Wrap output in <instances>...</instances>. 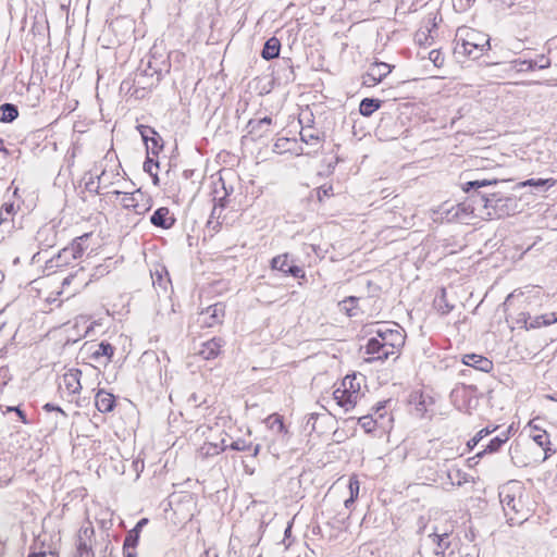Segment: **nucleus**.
<instances>
[{
	"mask_svg": "<svg viewBox=\"0 0 557 557\" xmlns=\"http://www.w3.org/2000/svg\"><path fill=\"white\" fill-rule=\"evenodd\" d=\"M281 141H286V143H288V141H289V139H287V138L278 139V140L276 141V144L274 145V147H275V148L281 147Z\"/></svg>",
	"mask_w": 557,
	"mask_h": 557,
	"instance_id": "obj_54",
	"label": "nucleus"
},
{
	"mask_svg": "<svg viewBox=\"0 0 557 557\" xmlns=\"http://www.w3.org/2000/svg\"><path fill=\"white\" fill-rule=\"evenodd\" d=\"M76 278H77V274H75V275H70V276L65 277V278L63 280V286H65V285H70V284H71L73 281H75Z\"/></svg>",
	"mask_w": 557,
	"mask_h": 557,
	"instance_id": "obj_48",
	"label": "nucleus"
},
{
	"mask_svg": "<svg viewBox=\"0 0 557 557\" xmlns=\"http://www.w3.org/2000/svg\"><path fill=\"white\" fill-rule=\"evenodd\" d=\"M0 109L2 112V115L0 117L1 122L10 123V122L14 121L18 115V111L14 104L4 103L1 106Z\"/></svg>",
	"mask_w": 557,
	"mask_h": 557,
	"instance_id": "obj_29",
	"label": "nucleus"
},
{
	"mask_svg": "<svg viewBox=\"0 0 557 557\" xmlns=\"http://www.w3.org/2000/svg\"><path fill=\"white\" fill-rule=\"evenodd\" d=\"M375 334L380 337L391 357L397 355L405 344V335L397 324L382 323L375 330Z\"/></svg>",
	"mask_w": 557,
	"mask_h": 557,
	"instance_id": "obj_4",
	"label": "nucleus"
},
{
	"mask_svg": "<svg viewBox=\"0 0 557 557\" xmlns=\"http://www.w3.org/2000/svg\"><path fill=\"white\" fill-rule=\"evenodd\" d=\"M44 535H46V533H44ZM41 536H42V534H38L37 535V541H41Z\"/></svg>",
	"mask_w": 557,
	"mask_h": 557,
	"instance_id": "obj_61",
	"label": "nucleus"
},
{
	"mask_svg": "<svg viewBox=\"0 0 557 557\" xmlns=\"http://www.w3.org/2000/svg\"><path fill=\"white\" fill-rule=\"evenodd\" d=\"M392 72L389 64L375 62L370 65L368 72L363 75V84L369 87L376 86Z\"/></svg>",
	"mask_w": 557,
	"mask_h": 557,
	"instance_id": "obj_11",
	"label": "nucleus"
},
{
	"mask_svg": "<svg viewBox=\"0 0 557 557\" xmlns=\"http://www.w3.org/2000/svg\"><path fill=\"white\" fill-rule=\"evenodd\" d=\"M47 411H52V410H57L59 411L61 414L65 416V412L60 408V407H55L51 404H46L45 407H44Z\"/></svg>",
	"mask_w": 557,
	"mask_h": 557,
	"instance_id": "obj_46",
	"label": "nucleus"
},
{
	"mask_svg": "<svg viewBox=\"0 0 557 557\" xmlns=\"http://www.w3.org/2000/svg\"><path fill=\"white\" fill-rule=\"evenodd\" d=\"M83 371L79 369H71L63 375L62 384L64 389L70 394H78L82 389L81 376Z\"/></svg>",
	"mask_w": 557,
	"mask_h": 557,
	"instance_id": "obj_14",
	"label": "nucleus"
},
{
	"mask_svg": "<svg viewBox=\"0 0 557 557\" xmlns=\"http://www.w3.org/2000/svg\"><path fill=\"white\" fill-rule=\"evenodd\" d=\"M154 275H158V280H159V285L161 286L162 285V277H161V274L157 271L154 274H152V278H154ZM152 284L156 285L157 284V281L153 280L152 281Z\"/></svg>",
	"mask_w": 557,
	"mask_h": 557,
	"instance_id": "obj_51",
	"label": "nucleus"
},
{
	"mask_svg": "<svg viewBox=\"0 0 557 557\" xmlns=\"http://www.w3.org/2000/svg\"><path fill=\"white\" fill-rule=\"evenodd\" d=\"M366 354L373 356V359H387L391 357L376 334L368 341Z\"/></svg>",
	"mask_w": 557,
	"mask_h": 557,
	"instance_id": "obj_19",
	"label": "nucleus"
},
{
	"mask_svg": "<svg viewBox=\"0 0 557 557\" xmlns=\"http://www.w3.org/2000/svg\"><path fill=\"white\" fill-rule=\"evenodd\" d=\"M491 48L488 35L470 27H459L455 50L459 54L478 59Z\"/></svg>",
	"mask_w": 557,
	"mask_h": 557,
	"instance_id": "obj_1",
	"label": "nucleus"
},
{
	"mask_svg": "<svg viewBox=\"0 0 557 557\" xmlns=\"http://www.w3.org/2000/svg\"><path fill=\"white\" fill-rule=\"evenodd\" d=\"M113 354H114L113 347L109 343L101 342L98 345L97 350L94 352V356L96 358L107 357L108 361H110L112 356H113Z\"/></svg>",
	"mask_w": 557,
	"mask_h": 557,
	"instance_id": "obj_33",
	"label": "nucleus"
},
{
	"mask_svg": "<svg viewBox=\"0 0 557 557\" xmlns=\"http://www.w3.org/2000/svg\"><path fill=\"white\" fill-rule=\"evenodd\" d=\"M88 284V281L86 280H77L75 283V292L79 290L81 288L85 287Z\"/></svg>",
	"mask_w": 557,
	"mask_h": 557,
	"instance_id": "obj_47",
	"label": "nucleus"
},
{
	"mask_svg": "<svg viewBox=\"0 0 557 557\" xmlns=\"http://www.w3.org/2000/svg\"><path fill=\"white\" fill-rule=\"evenodd\" d=\"M123 553H124V557H136V553L134 552V549H127V550L123 549Z\"/></svg>",
	"mask_w": 557,
	"mask_h": 557,
	"instance_id": "obj_50",
	"label": "nucleus"
},
{
	"mask_svg": "<svg viewBox=\"0 0 557 557\" xmlns=\"http://www.w3.org/2000/svg\"><path fill=\"white\" fill-rule=\"evenodd\" d=\"M137 129L147 147L148 154L157 156L163 147L161 137L153 128L146 125L140 124Z\"/></svg>",
	"mask_w": 557,
	"mask_h": 557,
	"instance_id": "obj_10",
	"label": "nucleus"
},
{
	"mask_svg": "<svg viewBox=\"0 0 557 557\" xmlns=\"http://www.w3.org/2000/svg\"><path fill=\"white\" fill-rule=\"evenodd\" d=\"M512 64V67L518 70V71H523V66L527 67V70H533L535 66H537L539 69H546L550 65V62L548 59H545L544 57L541 58L540 62H534L532 60H523V61H519V60H515L511 62Z\"/></svg>",
	"mask_w": 557,
	"mask_h": 557,
	"instance_id": "obj_24",
	"label": "nucleus"
},
{
	"mask_svg": "<svg viewBox=\"0 0 557 557\" xmlns=\"http://www.w3.org/2000/svg\"><path fill=\"white\" fill-rule=\"evenodd\" d=\"M15 212V206L13 202H5L0 209V224L8 221L11 215Z\"/></svg>",
	"mask_w": 557,
	"mask_h": 557,
	"instance_id": "obj_37",
	"label": "nucleus"
},
{
	"mask_svg": "<svg viewBox=\"0 0 557 557\" xmlns=\"http://www.w3.org/2000/svg\"><path fill=\"white\" fill-rule=\"evenodd\" d=\"M461 361L465 366L472 367L486 373L493 369V362L491 360L476 354H467L462 357Z\"/></svg>",
	"mask_w": 557,
	"mask_h": 557,
	"instance_id": "obj_15",
	"label": "nucleus"
},
{
	"mask_svg": "<svg viewBox=\"0 0 557 557\" xmlns=\"http://www.w3.org/2000/svg\"><path fill=\"white\" fill-rule=\"evenodd\" d=\"M227 447L228 445L226 444L225 438H222L220 443H203L199 451L202 456L209 457L219 455L220 453L224 451Z\"/></svg>",
	"mask_w": 557,
	"mask_h": 557,
	"instance_id": "obj_22",
	"label": "nucleus"
},
{
	"mask_svg": "<svg viewBox=\"0 0 557 557\" xmlns=\"http://www.w3.org/2000/svg\"><path fill=\"white\" fill-rule=\"evenodd\" d=\"M287 259H288L287 255H280V256L274 257L271 261L272 269L285 273L286 267H287Z\"/></svg>",
	"mask_w": 557,
	"mask_h": 557,
	"instance_id": "obj_36",
	"label": "nucleus"
},
{
	"mask_svg": "<svg viewBox=\"0 0 557 557\" xmlns=\"http://www.w3.org/2000/svg\"><path fill=\"white\" fill-rule=\"evenodd\" d=\"M537 420L539 419H532L528 425H527V429L529 431V435L530 437L532 438V441L539 445V447L542 448L543 450V457H542V461H545L546 459H548L550 456H552V449L549 447V436L547 434V432L541 428L537 423Z\"/></svg>",
	"mask_w": 557,
	"mask_h": 557,
	"instance_id": "obj_9",
	"label": "nucleus"
},
{
	"mask_svg": "<svg viewBox=\"0 0 557 557\" xmlns=\"http://www.w3.org/2000/svg\"><path fill=\"white\" fill-rule=\"evenodd\" d=\"M224 341L220 337H213L200 344L197 355L205 360L215 359L222 350Z\"/></svg>",
	"mask_w": 557,
	"mask_h": 557,
	"instance_id": "obj_12",
	"label": "nucleus"
},
{
	"mask_svg": "<svg viewBox=\"0 0 557 557\" xmlns=\"http://www.w3.org/2000/svg\"><path fill=\"white\" fill-rule=\"evenodd\" d=\"M285 273H289V274H292L295 277H304L302 270L299 267H297V265H293V267L287 268Z\"/></svg>",
	"mask_w": 557,
	"mask_h": 557,
	"instance_id": "obj_44",
	"label": "nucleus"
},
{
	"mask_svg": "<svg viewBox=\"0 0 557 557\" xmlns=\"http://www.w3.org/2000/svg\"><path fill=\"white\" fill-rule=\"evenodd\" d=\"M272 123V120L268 116L260 119L258 121H249L248 127L250 128V132H253L257 127L261 126L262 124L270 125Z\"/></svg>",
	"mask_w": 557,
	"mask_h": 557,
	"instance_id": "obj_41",
	"label": "nucleus"
},
{
	"mask_svg": "<svg viewBox=\"0 0 557 557\" xmlns=\"http://www.w3.org/2000/svg\"><path fill=\"white\" fill-rule=\"evenodd\" d=\"M496 430V428L490 429L484 428L480 430L471 440L468 441L467 445L470 449L478 445V443L485 436L490 435Z\"/></svg>",
	"mask_w": 557,
	"mask_h": 557,
	"instance_id": "obj_35",
	"label": "nucleus"
},
{
	"mask_svg": "<svg viewBox=\"0 0 557 557\" xmlns=\"http://www.w3.org/2000/svg\"><path fill=\"white\" fill-rule=\"evenodd\" d=\"M51 544H48L47 550H41L39 553H33L28 557H59L57 553L51 550Z\"/></svg>",
	"mask_w": 557,
	"mask_h": 557,
	"instance_id": "obj_42",
	"label": "nucleus"
},
{
	"mask_svg": "<svg viewBox=\"0 0 557 557\" xmlns=\"http://www.w3.org/2000/svg\"><path fill=\"white\" fill-rule=\"evenodd\" d=\"M281 50V42L276 37H271L264 44L262 50V58L265 60H271L278 57Z\"/></svg>",
	"mask_w": 557,
	"mask_h": 557,
	"instance_id": "obj_23",
	"label": "nucleus"
},
{
	"mask_svg": "<svg viewBox=\"0 0 557 557\" xmlns=\"http://www.w3.org/2000/svg\"><path fill=\"white\" fill-rule=\"evenodd\" d=\"M95 543V530L91 524L83 527L78 531L77 546L92 548Z\"/></svg>",
	"mask_w": 557,
	"mask_h": 557,
	"instance_id": "obj_20",
	"label": "nucleus"
},
{
	"mask_svg": "<svg viewBox=\"0 0 557 557\" xmlns=\"http://www.w3.org/2000/svg\"><path fill=\"white\" fill-rule=\"evenodd\" d=\"M348 490H349V497L345 499L344 504L346 507H349L350 504H352L359 495L360 491V482L357 478V475H351L348 480Z\"/></svg>",
	"mask_w": 557,
	"mask_h": 557,
	"instance_id": "obj_26",
	"label": "nucleus"
},
{
	"mask_svg": "<svg viewBox=\"0 0 557 557\" xmlns=\"http://www.w3.org/2000/svg\"><path fill=\"white\" fill-rule=\"evenodd\" d=\"M259 449H260V446H259V445H257V446L255 447V450H253V455H255V456L259 453Z\"/></svg>",
	"mask_w": 557,
	"mask_h": 557,
	"instance_id": "obj_57",
	"label": "nucleus"
},
{
	"mask_svg": "<svg viewBox=\"0 0 557 557\" xmlns=\"http://www.w3.org/2000/svg\"><path fill=\"white\" fill-rule=\"evenodd\" d=\"M158 168H159L158 162H154L153 159L148 154V157L144 163V170L147 173H149L151 176H153L154 184H157L159 181L158 173H157Z\"/></svg>",
	"mask_w": 557,
	"mask_h": 557,
	"instance_id": "obj_34",
	"label": "nucleus"
},
{
	"mask_svg": "<svg viewBox=\"0 0 557 557\" xmlns=\"http://www.w3.org/2000/svg\"><path fill=\"white\" fill-rule=\"evenodd\" d=\"M112 194L119 198L123 208L133 210L136 214H144L151 207L149 198L140 189L132 193L114 190Z\"/></svg>",
	"mask_w": 557,
	"mask_h": 557,
	"instance_id": "obj_6",
	"label": "nucleus"
},
{
	"mask_svg": "<svg viewBox=\"0 0 557 557\" xmlns=\"http://www.w3.org/2000/svg\"><path fill=\"white\" fill-rule=\"evenodd\" d=\"M290 529H292V524H288L286 530H285V534H287L288 532H290Z\"/></svg>",
	"mask_w": 557,
	"mask_h": 557,
	"instance_id": "obj_58",
	"label": "nucleus"
},
{
	"mask_svg": "<svg viewBox=\"0 0 557 557\" xmlns=\"http://www.w3.org/2000/svg\"><path fill=\"white\" fill-rule=\"evenodd\" d=\"M265 422L268 428L277 434H285L287 432L283 419L278 414H271Z\"/></svg>",
	"mask_w": 557,
	"mask_h": 557,
	"instance_id": "obj_28",
	"label": "nucleus"
},
{
	"mask_svg": "<svg viewBox=\"0 0 557 557\" xmlns=\"http://www.w3.org/2000/svg\"><path fill=\"white\" fill-rule=\"evenodd\" d=\"M472 207L474 206L473 202H471V197H469L466 201L459 203L455 208L454 216L462 222H469L472 219H476L473 213H470Z\"/></svg>",
	"mask_w": 557,
	"mask_h": 557,
	"instance_id": "obj_21",
	"label": "nucleus"
},
{
	"mask_svg": "<svg viewBox=\"0 0 557 557\" xmlns=\"http://www.w3.org/2000/svg\"><path fill=\"white\" fill-rule=\"evenodd\" d=\"M99 182L102 183V184H106L107 183V173L103 171L99 176Z\"/></svg>",
	"mask_w": 557,
	"mask_h": 557,
	"instance_id": "obj_52",
	"label": "nucleus"
},
{
	"mask_svg": "<svg viewBox=\"0 0 557 557\" xmlns=\"http://www.w3.org/2000/svg\"><path fill=\"white\" fill-rule=\"evenodd\" d=\"M478 462V459H475L474 461H471V462H468L469 466H472V465H475Z\"/></svg>",
	"mask_w": 557,
	"mask_h": 557,
	"instance_id": "obj_62",
	"label": "nucleus"
},
{
	"mask_svg": "<svg viewBox=\"0 0 557 557\" xmlns=\"http://www.w3.org/2000/svg\"><path fill=\"white\" fill-rule=\"evenodd\" d=\"M230 447L233 449V450H238V451H243V450H247L249 449L250 445L245 441V440H236L234 441Z\"/></svg>",
	"mask_w": 557,
	"mask_h": 557,
	"instance_id": "obj_40",
	"label": "nucleus"
},
{
	"mask_svg": "<svg viewBox=\"0 0 557 557\" xmlns=\"http://www.w3.org/2000/svg\"><path fill=\"white\" fill-rule=\"evenodd\" d=\"M141 525L143 524H136V527L128 532L123 545L124 550L135 549L139 537V529Z\"/></svg>",
	"mask_w": 557,
	"mask_h": 557,
	"instance_id": "obj_30",
	"label": "nucleus"
},
{
	"mask_svg": "<svg viewBox=\"0 0 557 557\" xmlns=\"http://www.w3.org/2000/svg\"><path fill=\"white\" fill-rule=\"evenodd\" d=\"M554 184H555V181L553 178H537V180L530 178V180L520 182L518 184V187L521 188V187H527V186H533V187L547 186L549 188V187L554 186Z\"/></svg>",
	"mask_w": 557,
	"mask_h": 557,
	"instance_id": "obj_31",
	"label": "nucleus"
},
{
	"mask_svg": "<svg viewBox=\"0 0 557 557\" xmlns=\"http://www.w3.org/2000/svg\"><path fill=\"white\" fill-rule=\"evenodd\" d=\"M381 107V101L377 99L364 98L359 106V112L363 116H370Z\"/></svg>",
	"mask_w": 557,
	"mask_h": 557,
	"instance_id": "obj_25",
	"label": "nucleus"
},
{
	"mask_svg": "<svg viewBox=\"0 0 557 557\" xmlns=\"http://www.w3.org/2000/svg\"><path fill=\"white\" fill-rule=\"evenodd\" d=\"M487 453H488V451H484V450H482V451L478 453L474 457L469 458V459H468V462L474 461L475 459H480L483 455H485V454H487Z\"/></svg>",
	"mask_w": 557,
	"mask_h": 557,
	"instance_id": "obj_49",
	"label": "nucleus"
},
{
	"mask_svg": "<svg viewBox=\"0 0 557 557\" xmlns=\"http://www.w3.org/2000/svg\"><path fill=\"white\" fill-rule=\"evenodd\" d=\"M75 557H94L92 548L77 546Z\"/></svg>",
	"mask_w": 557,
	"mask_h": 557,
	"instance_id": "obj_43",
	"label": "nucleus"
},
{
	"mask_svg": "<svg viewBox=\"0 0 557 557\" xmlns=\"http://www.w3.org/2000/svg\"><path fill=\"white\" fill-rule=\"evenodd\" d=\"M516 293H517V290H515V292L510 293V294L507 296L505 304H506V302H508L512 297H515Z\"/></svg>",
	"mask_w": 557,
	"mask_h": 557,
	"instance_id": "obj_55",
	"label": "nucleus"
},
{
	"mask_svg": "<svg viewBox=\"0 0 557 557\" xmlns=\"http://www.w3.org/2000/svg\"><path fill=\"white\" fill-rule=\"evenodd\" d=\"M300 136H301V140L306 144H311L314 140L315 141L319 140V137L314 136L313 134L301 133Z\"/></svg>",
	"mask_w": 557,
	"mask_h": 557,
	"instance_id": "obj_45",
	"label": "nucleus"
},
{
	"mask_svg": "<svg viewBox=\"0 0 557 557\" xmlns=\"http://www.w3.org/2000/svg\"><path fill=\"white\" fill-rule=\"evenodd\" d=\"M150 222L154 226L168 230L174 224L175 219L170 213V210L168 208L162 207L153 212V214L150 218Z\"/></svg>",
	"mask_w": 557,
	"mask_h": 557,
	"instance_id": "obj_18",
	"label": "nucleus"
},
{
	"mask_svg": "<svg viewBox=\"0 0 557 557\" xmlns=\"http://www.w3.org/2000/svg\"><path fill=\"white\" fill-rule=\"evenodd\" d=\"M449 533L435 530L422 539L421 548L428 556H440L449 547Z\"/></svg>",
	"mask_w": 557,
	"mask_h": 557,
	"instance_id": "obj_7",
	"label": "nucleus"
},
{
	"mask_svg": "<svg viewBox=\"0 0 557 557\" xmlns=\"http://www.w3.org/2000/svg\"><path fill=\"white\" fill-rule=\"evenodd\" d=\"M225 314L224 306L215 304L201 312V324L206 327H213L222 323Z\"/></svg>",
	"mask_w": 557,
	"mask_h": 557,
	"instance_id": "obj_13",
	"label": "nucleus"
},
{
	"mask_svg": "<svg viewBox=\"0 0 557 557\" xmlns=\"http://www.w3.org/2000/svg\"><path fill=\"white\" fill-rule=\"evenodd\" d=\"M499 201H502V198L497 194H493L491 197L481 194L472 195L471 202L474 207L471 208L470 213L484 221L500 218L502 213L496 208Z\"/></svg>",
	"mask_w": 557,
	"mask_h": 557,
	"instance_id": "obj_3",
	"label": "nucleus"
},
{
	"mask_svg": "<svg viewBox=\"0 0 557 557\" xmlns=\"http://www.w3.org/2000/svg\"><path fill=\"white\" fill-rule=\"evenodd\" d=\"M223 210V206H220V208H218L216 206H214L213 210H212V215H215L219 211V213H221Z\"/></svg>",
	"mask_w": 557,
	"mask_h": 557,
	"instance_id": "obj_53",
	"label": "nucleus"
},
{
	"mask_svg": "<svg viewBox=\"0 0 557 557\" xmlns=\"http://www.w3.org/2000/svg\"><path fill=\"white\" fill-rule=\"evenodd\" d=\"M523 494V486L518 481H509L502 486L499 491L500 503L503 504L506 512H518L522 506L521 497Z\"/></svg>",
	"mask_w": 557,
	"mask_h": 557,
	"instance_id": "obj_5",
	"label": "nucleus"
},
{
	"mask_svg": "<svg viewBox=\"0 0 557 557\" xmlns=\"http://www.w3.org/2000/svg\"><path fill=\"white\" fill-rule=\"evenodd\" d=\"M186 504H187V505H189V506H194L193 498L188 496V497L186 498Z\"/></svg>",
	"mask_w": 557,
	"mask_h": 557,
	"instance_id": "obj_56",
	"label": "nucleus"
},
{
	"mask_svg": "<svg viewBox=\"0 0 557 557\" xmlns=\"http://www.w3.org/2000/svg\"><path fill=\"white\" fill-rule=\"evenodd\" d=\"M348 301H354V297H350L349 299L344 300V304H347Z\"/></svg>",
	"mask_w": 557,
	"mask_h": 557,
	"instance_id": "obj_59",
	"label": "nucleus"
},
{
	"mask_svg": "<svg viewBox=\"0 0 557 557\" xmlns=\"http://www.w3.org/2000/svg\"><path fill=\"white\" fill-rule=\"evenodd\" d=\"M95 405L102 413L111 412L115 407V397L104 389H99L95 396Z\"/></svg>",
	"mask_w": 557,
	"mask_h": 557,
	"instance_id": "obj_17",
	"label": "nucleus"
},
{
	"mask_svg": "<svg viewBox=\"0 0 557 557\" xmlns=\"http://www.w3.org/2000/svg\"><path fill=\"white\" fill-rule=\"evenodd\" d=\"M138 522H143V523H146V522H148V519H146V518H143V519H141V520H139Z\"/></svg>",
	"mask_w": 557,
	"mask_h": 557,
	"instance_id": "obj_60",
	"label": "nucleus"
},
{
	"mask_svg": "<svg viewBox=\"0 0 557 557\" xmlns=\"http://www.w3.org/2000/svg\"><path fill=\"white\" fill-rule=\"evenodd\" d=\"M497 180H476V181H470L462 185V190L465 193H468L471 188H481L490 185L497 184Z\"/></svg>",
	"mask_w": 557,
	"mask_h": 557,
	"instance_id": "obj_32",
	"label": "nucleus"
},
{
	"mask_svg": "<svg viewBox=\"0 0 557 557\" xmlns=\"http://www.w3.org/2000/svg\"><path fill=\"white\" fill-rule=\"evenodd\" d=\"M510 431L511 426L500 435H497L494 438H492L486 448L484 449V451L494 453L498 450L499 447L509 440Z\"/></svg>",
	"mask_w": 557,
	"mask_h": 557,
	"instance_id": "obj_27",
	"label": "nucleus"
},
{
	"mask_svg": "<svg viewBox=\"0 0 557 557\" xmlns=\"http://www.w3.org/2000/svg\"><path fill=\"white\" fill-rule=\"evenodd\" d=\"M363 382L364 379L361 374L346 375L333 393L336 404L345 411L352 409L363 396Z\"/></svg>",
	"mask_w": 557,
	"mask_h": 557,
	"instance_id": "obj_2",
	"label": "nucleus"
},
{
	"mask_svg": "<svg viewBox=\"0 0 557 557\" xmlns=\"http://www.w3.org/2000/svg\"><path fill=\"white\" fill-rule=\"evenodd\" d=\"M88 237L89 235L85 234L76 238L67 247L63 248L55 257V267L66 265L71 260H75L82 257L84 250L86 249L85 242L88 239Z\"/></svg>",
	"mask_w": 557,
	"mask_h": 557,
	"instance_id": "obj_8",
	"label": "nucleus"
},
{
	"mask_svg": "<svg viewBox=\"0 0 557 557\" xmlns=\"http://www.w3.org/2000/svg\"><path fill=\"white\" fill-rule=\"evenodd\" d=\"M333 195V186L330 184H324L317 189V197L320 202L330 198Z\"/></svg>",
	"mask_w": 557,
	"mask_h": 557,
	"instance_id": "obj_38",
	"label": "nucleus"
},
{
	"mask_svg": "<svg viewBox=\"0 0 557 557\" xmlns=\"http://www.w3.org/2000/svg\"><path fill=\"white\" fill-rule=\"evenodd\" d=\"M359 424L367 433L372 432L376 426L375 420H373V418L370 416L361 417L359 419Z\"/></svg>",
	"mask_w": 557,
	"mask_h": 557,
	"instance_id": "obj_39",
	"label": "nucleus"
},
{
	"mask_svg": "<svg viewBox=\"0 0 557 557\" xmlns=\"http://www.w3.org/2000/svg\"><path fill=\"white\" fill-rule=\"evenodd\" d=\"M524 318V329L531 330V329H540L542 326H547L550 324H554L557 322V314L556 313H546L536 315L534 318H530L529 314H523Z\"/></svg>",
	"mask_w": 557,
	"mask_h": 557,
	"instance_id": "obj_16",
	"label": "nucleus"
}]
</instances>
